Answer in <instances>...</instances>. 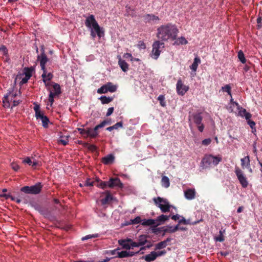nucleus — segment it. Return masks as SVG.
<instances>
[{
	"instance_id": "nucleus-1",
	"label": "nucleus",
	"mask_w": 262,
	"mask_h": 262,
	"mask_svg": "<svg viewBox=\"0 0 262 262\" xmlns=\"http://www.w3.org/2000/svg\"><path fill=\"white\" fill-rule=\"evenodd\" d=\"M157 31V37L162 41L176 39L179 32L177 27L170 23L161 26Z\"/></svg>"
},
{
	"instance_id": "nucleus-2",
	"label": "nucleus",
	"mask_w": 262,
	"mask_h": 262,
	"mask_svg": "<svg viewBox=\"0 0 262 262\" xmlns=\"http://www.w3.org/2000/svg\"><path fill=\"white\" fill-rule=\"evenodd\" d=\"M85 25L90 29L91 36L93 39H95L96 35L99 38L104 36V31L96 20L94 15H90L86 17Z\"/></svg>"
},
{
	"instance_id": "nucleus-3",
	"label": "nucleus",
	"mask_w": 262,
	"mask_h": 262,
	"mask_svg": "<svg viewBox=\"0 0 262 262\" xmlns=\"http://www.w3.org/2000/svg\"><path fill=\"white\" fill-rule=\"evenodd\" d=\"M222 160L220 155L214 156L211 154L204 155L201 162V167L203 169L208 168L211 164L216 166Z\"/></svg>"
},
{
	"instance_id": "nucleus-4",
	"label": "nucleus",
	"mask_w": 262,
	"mask_h": 262,
	"mask_svg": "<svg viewBox=\"0 0 262 262\" xmlns=\"http://www.w3.org/2000/svg\"><path fill=\"white\" fill-rule=\"evenodd\" d=\"M201 112L194 113H189L188 120L189 122L192 121L197 126L198 130L202 132L204 129V125L202 123L203 117Z\"/></svg>"
},
{
	"instance_id": "nucleus-5",
	"label": "nucleus",
	"mask_w": 262,
	"mask_h": 262,
	"mask_svg": "<svg viewBox=\"0 0 262 262\" xmlns=\"http://www.w3.org/2000/svg\"><path fill=\"white\" fill-rule=\"evenodd\" d=\"M50 86L53 87V90L51 89L50 86L46 88L47 90L50 92L48 100L50 102L51 105H52L54 102V98L56 97H58L61 94L62 92L61 87L58 83L52 82H51Z\"/></svg>"
},
{
	"instance_id": "nucleus-6",
	"label": "nucleus",
	"mask_w": 262,
	"mask_h": 262,
	"mask_svg": "<svg viewBox=\"0 0 262 262\" xmlns=\"http://www.w3.org/2000/svg\"><path fill=\"white\" fill-rule=\"evenodd\" d=\"M153 201L155 205L160 209L161 212L163 213L169 212L170 208L173 207L166 199L158 196L157 198H154Z\"/></svg>"
},
{
	"instance_id": "nucleus-7",
	"label": "nucleus",
	"mask_w": 262,
	"mask_h": 262,
	"mask_svg": "<svg viewBox=\"0 0 262 262\" xmlns=\"http://www.w3.org/2000/svg\"><path fill=\"white\" fill-rule=\"evenodd\" d=\"M42 188V185L41 183L39 182L33 186L23 187L21 188L20 191L26 194H38L41 192Z\"/></svg>"
},
{
	"instance_id": "nucleus-8",
	"label": "nucleus",
	"mask_w": 262,
	"mask_h": 262,
	"mask_svg": "<svg viewBox=\"0 0 262 262\" xmlns=\"http://www.w3.org/2000/svg\"><path fill=\"white\" fill-rule=\"evenodd\" d=\"M164 43L160 41H156L152 45V50L151 56L155 59H157L161 53V50L164 48Z\"/></svg>"
},
{
	"instance_id": "nucleus-9",
	"label": "nucleus",
	"mask_w": 262,
	"mask_h": 262,
	"mask_svg": "<svg viewBox=\"0 0 262 262\" xmlns=\"http://www.w3.org/2000/svg\"><path fill=\"white\" fill-rule=\"evenodd\" d=\"M236 176L243 188H246L248 185V182L243 171L238 167L235 168Z\"/></svg>"
},
{
	"instance_id": "nucleus-10",
	"label": "nucleus",
	"mask_w": 262,
	"mask_h": 262,
	"mask_svg": "<svg viewBox=\"0 0 262 262\" xmlns=\"http://www.w3.org/2000/svg\"><path fill=\"white\" fill-rule=\"evenodd\" d=\"M176 89L177 92L179 95L183 96L188 91L189 87L188 86L184 85L181 79H180L177 81Z\"/></svg>"
},
{
	"instance_id": "nucleus-11",
	"label": "nucleus",
	"mask_w": 262,
	"mask_h": 262,
	"mask_svg": "<svg viewBox=\"0 0 262 262\" xmlns=\"http://www.w3.org/2000/svg\"><path fill=\"white\" fill-rule=\"evenodd\" d=\"M43 73L41 75L42 81L46 88L50 86L51 83L48 82V81H50L53 77V75L51 72L48 73L47 69L41 70Z\"/></svg>"
},
{
	"instance_id": "nucleus-12",
	"label": "nucleus",
	"mask_w": 262,
	"mask_h": 262,
	"mask_svg": "<svg viewBox=\"0 0 262 262\" xmlns=\"http://www.w3.org/2000/svg\"><path fill=\"white\" fill-rule=\"evenodd\" d=\"M37 60L39 62V64L41 67V70H45L46 68V64L47 62L49 61V59L48 58L46 54H40L37 55Z\"/></svg>"
},
{
	"instance_id": "nucleus-13",
	"label": "nucleus",
	"mask_w": 262,
	"mask_h": 262,
	"mask_svg": "<svg viewBox=\"0 0 262 262\" xmlns=\"http://www.w3.org/2000/svg\"><path fill=\"white\" fill-rule=\"evenodd\" d=\"M108 182L109 188H112L116 186L121 188L123 187V184L118 178H111Z\"/></svg>"
},
{
	"instance_id": "nucleus-14",
	"label": "nucleus",
	"mask_w": 262,
	"mask_h": 262,
	"mask_svg": "<svg viewBox=\"0 0 262 262\" xmlns=\"http://www.w3.org/2000/svg\"><path fill=\"white\" fill-rule=\"evenodd\" d=\"M102 194H105L106 196L105 198L101 200L102 205H104L105 204H107L113 200V196L111 195L110 191L106 190L103 192Z\"/></svg>"
},
{
	"instance_id": "nucleus-15",
	"label": "nucleus",
	"mask_w": 262,
	"mask_h": 262,
	"mask_svg": "<svg viewBox=\"0 0 262 262\" xmlns=\"http://www.w3.org/2000/svg\"><path fill=\"white\" fill-rule=\"evenodd\" d=\"M157 258L156 252H151L149 254L142 257L141 259H144L147 262H151Z\"/></svg>"
},
{
	"instance_id": "nucleus-16",
	"label": "nucleus",
	"mask_w": 262,
	"mask_h": 262,
	"mask_svg": "<svg viewBox=\"0 0 262 262\" xmlns=\"http://www.w3.org/2000/svg\"><path fill=\"white\" fill-rule=\"evenodd\" d=\"M115 160V157L112 155L110 154L107 155L106 156L103 157L102 159V162L105 165H110L112 164Z\"/></svg>"
},
{
	"instance_id": "nucleus-17",
	"label": "nucleus",
	"mask_w": 262,
	"mask_h": 262,
	"mask_svg": "<svg viewBox=\"0 0 262 262\" xmlns=\"http://www.w3.org/2000/svg\"><path fill=\"white\" fill-rule=\"evenodd\" d=\"M184 195L187 200L194 199L195 196V191L194 189H188L184 192Z\"/></svg>"
},
{
	"instance_id": "nucleus-18",
	"label": "nucleus",
	"mask_w": 262,
	"mask_h": 262,
	"mask_svg": "<svg viewBox=\"0 0 262 262\" xmlns=\"http://www.w3.org/2000/svg\"><path fill=\"white\" fill-rule=\"evenodd\" d=\"M37 119H40L42 122V125L45 128H47L48 127V124L49 123V119L46 116H45L42 113L39 116H37Z\"/></svg>"
},
{
	"instance_id": "nucleus-19",
	"label": "nucleus",
	"mask_w": 262,
	"mask_h": 262,
	"mask_svg": "<svg viewBox=\"0 0 262 262\" xmlns=\"http://www.w3.org/2000/svg\"><path fill=\"white\" fill-rule=\"evenodd\" d=\"M171 238L168 237L166 239L158 243L156 245L155 250H159L165 248L167 245V243L171 241Z\"/></svg>"
},
{
	"instance_id": "nucleus-20",
	"label": "nucleus",
	"mask_w": 262,
	"mask_h": 262,
	"mask_svg": "<svg viewBox=\"0 0 262 262\" xmlns=\"http://www.w3.org/2000/svg\"><path fill=\"white\" fill-rule=\"evenodd\" d=\"M118 244L121 246L123 248L129 250L130 249V243L127 239H120L118 241Z\"/></svg>"
},
{
	"instance_id": "nucleus-21",
	"label": "nucleus",
	"mask_w": 262,
	"mask_h": 262,
	"mask_svg": "<svg viewBox=\"0 0 262 262\" xmlns=\"http://www.w3.org/2000/svg\"><path fill=\"white\" fill-rule=\"evenodd\" d=\"M35 208L37 210L40 214L43 215H47L49 214V211L47 208L43 207L40 205H36L35 206Z\"/></svg>"
},
{
	"instance_id": "nucleus-22",
	"label": "nucleus",
	"mask_w": 262,
	"mask_h": 262,
	"mask_svg": "<svg viewBox=\"0 0 262 262\" xmlns=\"http://www.w3.org/2000/svg\"><path fill=\"white\" fill-rule=\"evenodd\" d=\"M179 229V225H177L176 226H174V227H172V226H169L168 227H167L166 228H164L163 231V235H164V234L165 233H174L175 232H176L177 230H178Z\"/></svg>"
},
{
	"instance_id": "nucleus-23",
	"label": "nucleus",
	"mask_w": 262,
	"mask_h": 262,
	"mask_svg": "<svg viewBox=\"0 0 262 262\" xmlns=\"http://www.w3.org/2000/svg\"><path fill=\"white\" fill-rule=\"evenodd\" d=\"M144 17L146 21L148 23L151 22V21H156L159 20L158 16L152 14H146Z\"/></svg>"
},
{
	"instance_id": "nucleus-24",
	"label": "nucleus",
	"mask_w": 262,
	"mask_h": 262,
	"mask_svg": "<svg viewBox=\"0 0 262 262\" xmlns=\"http://www.w3.org/2000/svg\"><path fill=\"white\" fill-rule=\"evenodd\" d=\"M97 184L96 186L99 188L102 189H106L107 187H108V181H102L100 179L96 180Z\"/></svg>"
},
{
	"instance_id": "nucleus-25",
	"label": "nucleus",
	"mask_w": 262,
	"mask_h": 262,
	"mask_svg": "<svg viewBox=\"0 0 262 262\" xmlns=\"http://www.w3.org/2000/svg\"><path fill=\"white\" fill-rule=\"evenodd\" d=\"M17 94L16 92H13V90H9V92L4 96L6 99L9 100L11 102L13 100L14 98L16 96Z\"/></svg>"
},
{
	"instance_id": "nucleus-26",
	"label": "nucleus",
	"mask_w": 262,
	"mask_h": 262,
	"mask_svg": "<svg viewBox=\"0 0 262 262\" xmlns=\"http://www.w3.org/2000/svg\"><path fill=\"white\" fill-rule=\"evenodd\" d=\"M241 166L243 169L246 168L247 166H249L250 164V160L249 156L245 157L244 158L241 159Z\"/></svg>"
},
{
	"instance_id": "nucleus-27",
	"label": "nucleus",
	"mask_w": 262,
	"mask_h": 262,
	"mask_svg": "<svg viewBox=\"0 0 262 262\" xmlns=\"http://www.w3.org/2000/svg\"><path fill=\"white\" fill-rule=\"evenodd\" d=\"M118 63L123 72H126L128 70V64L125 60H122L121 58H120L118 61Z\"/></svg>"
},
{
	"instance_id": "nucleus-28",
	"label": "nucleus",
	"mask_w": 262,
	"mask_h": 262,
	"mask_svg": "<svg viewBox=\"0 0 262 262\" xmlns=\"http://www.w3.org/2000/svg\"><path fill=\"white\" fill-rule=\"evenodd\" d=\"M238 115L242 117H245L246 119H250L251 117V114L247 112L246 109L243 108L239 111Z\"/></svg>"
},
{
	"instance_id": "nucleus-29",
	"label": "nucleus",
	"mask_w": 262,
	"mask_h": 262,
	"mask_svg": "<svg viewBox=\"0 0 262 262\" xmlns=\"http://www.w3.org/2000/svg\"><path fill=\"white\" fill-rule=\"evenodd\" d=\"M34 71V68L32 67L30 68L26 67L23 70L24 74L26 77L30 78L32 75V72Z\"/></svg>"
},
{
	"instance_id": "nucleus-30",
	"label": "nucleus",
	"mask_w": 262,
	"mask_h": 262,
	"mask_svg": "<svg viewBox=\"0 0 262 262\" xmlns=\"http://www.w3.org/2000/svg\"><path fill=\"white\" fill-rule=\"evenodd\" d=\"M156 224V220L154 219H144L142 221V225L143 226H153Z\"/></svg>"
},
{
	"instance_id": "nucleus-31",
	"label": "nucleus",
	"mask_w": 262,
	"mask_h": 262,
	"mask_svg": "<svg viewBox=\"0 0 262 262\" xmlns=\"http://www.w3.org/2000/svg\"><path fill=\"white\" fill-rule=\"evenodd\" d=\"M201 62V60L199 57H195L194 59L193 62L190 66V69L193 71H196L198 68L199 63Z\"/></svg>"
},
{
	"instance_id": "nucleus-32",
	"label": "nucleus",
	"mask_w": 262,
	"mask_h": 262,
	"mask_svg": "<svg viewBox=\"0 0 262 262\" xmlns=\"http://www.w3.org/2000/svg\"><path fill=\"white\" fill-rule=\"evenodd\" d=\"M107 92L111 93L115 92L117 90V86L112 82H107L105 84Z\"/></svg>"
},
{
	"instance_id": "nucleus-33",
	"label": "nucleus",
	"mask_w": 262,
	"mask_h": 262,
	"mask_svg": "<svg viewBox=\"0 0 262 262\" xmlns=\"http://www.w3.org/2000/svg\"><path fill=\"white\" fill-rule=\"evenodd\" d=\"M99 99L100 100L101 103L103 104H108L110 102H111V101H112L113 100V98L110 97H106L105 96H102L99 98Z\"/></svg>"
},
{
	"instance_id": "nucleus-34",
	"label": "nucleus",
	"mask_w": 262,
	"mask_h": 262,
	"mask_svg": "<svg viewBox=\"0 0 262 262\" xmlns=\"http://www.w3.org/2000/svg\"><path fill=\"white\" fill-rule=\"evenodd\" d=\"M170 215H166L164 214H161L157 217L156 221H157L160 223H164L165 221H167L170 218Z\"/></svg>"
},
{
	"instance_id": "nucleus-35",
	"label": "nucleus",
	"mask_w": 262,
	"mask_h": 262,
	"mask_svg": "<svg viewBox=\"0 0 262 262\" xmlns=\"http://www.w3.org/2000/svg\"><path fill=\"white\" fill-rule=\"evenodd\" d=\"M162 185L165 188H168L170 185L169 178L167 176H163L161 180Z\"/></svg>"
},
{
	"instance_id": "nucleus-36",
	"label": "nucleus",
	"mask_w": 262,
	"mask_h": 262,
	"mask_svg": "<svg viewBox=\"0 0 262 262\" xmlns=\"http://www.w3.org/2000/svg\"><path fill=\"white\" fill-rule=\"evenodd\" d=\"M188 43L187 40L184 37H181L178 38L174 42V45H186Z\"/></svg>"
},
{
	"instance_id": "nucleus-37",
	"label": "nucleus",
	"mask_w": 262,
	"mask_h": 262,
	"mask_svg": "<svg viewBox=\"0 0 262 262\" xmlns=\"http://www.w3.org/2000/svg\"><path fill=\"white\" fill-rule=\"evenodd\" d=\"M87 137H90L92 138H95L98 135V133H96L93 128H88Z\"/></svg>"
},
{
	"instance_id": "nucleus-38",
	"label": "nucleus",
	"mask_w": 262,
	"mask_h": 262,
	"mask_svg": "<svg viewBox=\"0 0 262 262\" xmlns=\"http://www.w3.org/2000/svg\"><path fill=\"white\" fill-rule=\"evenodd\" d=\"M146 238L147 236L145 235H141L139 236L138 242L139 243L141 246L144 245L145 243L147 242Z\"/></svg>"
},
{
	"instance_id": "nucleus-39",
	"label": "nucleus",
	"mask_w": 262,
	"mask_h": 262,
	"mask_svg": "<svg viewBox=\"0 0 262 262\" xmlns=\"http://www.w3.org/2000/svg\"><path fill=\"white\" fill-rule=\"evenodd\" d=\"M225 232V230L224 231H222V230H220V232H219V235L217 236H216L214 238H215V240L216 241H217V242H223V241H224L225 240V238H224V235H223V233L224 232Z\"/></svg>"
},
{
	"instance_id": "nucleus-40",
	"label": "nucleus",
	"mask_w": 262,
	"mask_h": 262,
	"mask_svg": "<svg viewBox=\"0 0 262 262\" xmlns=\"http://www.w3.org/2000/svg\"><path fill=\"white\" fill-rule=\"evenodd\" d=\"M238 58L239 61L243 63H245L246 62V59L245 57L244 54L242 50H240L238 52Z\"/></svg>"
},
{
	"instance_id": "nucleus-41",
	"label": "nucleus",
	"mask_w": 262,
	"mask_h": 262,
	"mask_svg": "<svg viewBox=\"0 0 262 262\" xmlns=\"http://www.w3.org/2000/svg\"><path fill=\"white\" fill-rule=\"evenodd\" d=\"M223 92H227L231 97V88L229 84H226L222 88Z\"/></svg>"
},
{
	"instance_id": "nucleus-42",
	"label": "nucleus",
	"mask_w": 262,
	"mask_h": 262,
	"mask_svg": "<svg viewBox=\"0 0 262 262\" xmlns=\"http://www.w3.org/2000/svg\"><path fill=\"white\" fill-rule=\"evenodd\" d=\"M1 52L3 53L4 56L9 58L8 50L5 45L1 46Z\"/></svg>"
},
{
	"instance_id": "nucleus-43",
	"label": "nucleus",
	"mask_w": 262,
	"mask_h": 262,
	"mask_svg": "<svg viewBox=\"0 0 262 262\" xmlns=\"http://www.w3.org/2000/svg\"><path fill=\"white\" fill-rule=\"evenodd\" d=\"M158 100L159 101L160 105L164 107L166 106V102L165 101V97L164 95H161L158 97Z\"/></svg>"
},
{
	"instance_id": "nucleus-44",
	"label": "nucleus",
	"mask_w": 262,
	"mask_h": 262,
	"mask_svg": "<svg viewBox=\"0 0 262 262\" xmlns=\"http://www.w3.org/2000/svg\"><path fill=\"white\" fill-rule=\"evenodd\" d=\"M33 109H34V110L35 111V116H36V117L37 116H39V115L42 114V113L40 112V111L39 110L40 109V106H39V105L38 104L35 103V105H34V106L33 107Z\"/></svg>"
},
{
	"instance_id": "nucleus-45",
	"label": "nucleus",
	"mask_w": 262,
	"mask_h": 262,
	"mask_svg": "<svg viewBox=\"0 0 262 262\" xmlns=\"http://www.w3.org/2000/svg\"><path fill=\"white\" fill-rule=\"evenodd\" d=\"M107 92V90L105 84L102 85L97 90V93L98 94H105Z\"/></svg>"
},
{
	"instance_id": "nucleus-46",
	"label": "nucleus",
	"mask_w": 262,
	"mask_h": 262,
	"mask_svg": "<svg viewBox=\"0 0 262 262\" xmlns=\"http://www.w3.org/2000/svg\"><path fill=\"white\" fill-rule=\"evenodd\" d=\"M118 253V257L119 258H124V257H128V251H122L121 252H119Z\"/></svg>"
},
{
	"instance_id": "nucleus-47",
	"label": "nucleus",
	"mask_w": 262,
	"mask_h": 262,
	"mask_svg": "<svg viewBox=\"0 0 262 262\" xmlns=\"http://www.w3.org/2000/svg\"><path fill=\"white\" fill-rule=\"evenodd\" d=\"M78 129V130L79 131V133L84 137V138H87V130H88V128H86V129H84V128H77Z\"/></svg>"
},
{
	"instance_id": "nucleus-48",
	"label": "nucleus",
	"mask_w": 262,
	"mask_h": 262,
	"mask_svg": "<svg viewBox=\"0 0 262 262\" xmlns=\"http://www.w3.org/2000/svg\"><path fill=\"white\" fill-rule=\"evenodd\" d=\"M160 224H155L151 227L152 232L154 233H158L160 232L161 231V228H157V226L159 225Z\"/></svg>"
},
{
	"instance_id": "nucleus-49",
	"label": "nucleus",
	"mask_w": 262,
	"mask_h": 262,
	"mask_svg": "<svg viewBox=\"0 0 262 262\" xmlns=\"http://www.w3.org/2000/svg\"><path fill=\"white\" fill-rule=\"evenodd\" d=\"M85 146L87 147L89 150L93 151H95L97 149V147L93 144H90L89 143H85Z\"/></svg>"
},
{
	"instance_id": "nucleus-50",
	"label": "nucleus",
	"mask_w": 262,
	"mask_h": 262,
	"mask_svg": "<svg viewBox=\"0 0 262 262\" xmlns=\"http://www.w3.org/2000/svg\"><path fill=\"white\" fill-rule=\"evenodd\" d=\"M3 102L4 104V106L6 108H9L10 107V102L11 101L7 99H6L5 97H4L3 99Z\"/></svg>"
},
{
	"instance_id": "nucleus-51",
	"label": "nucleus",
	"mask_w": 262,
	"mask_h": 262,
	"mask_svg": "<svg viewBox=\"0 0 262 262\" xmlns=\"http://www.w3.org/2000/svg\"><path fill=\"white\" fill-rule=\"evenodd\" d=\"M133 224H137L140 223H142V220H141L140 216H137L134 219L131 220Z\"/></svg>"
},
{
	"instance_id": "nucleus-52",
	"label": "nucleus",
	"mask_w": 262,
	"mask_h": 262,
	"mask_svg": "<svg viewBox=\"0 0 262 262\" xmlns=\"http://www.w3.org/2000/svg\"><path fill=\"white\" fill-rule=\"evenodd\" d=\"M128 241L130 243V248L131 247H138L141 246L139 242H134L131 239L128 238Z\"/></svg>"
},
{
	"instance_id": "nucleus-53",
	"label": "nucleus",
	"mask_w": 262,
	"mask_h": 262,
	"mask_svg": "<svg viewBox=\"0 0 262 262\" xmlns=\"http://www.w3.org/2000/svg\"><path fill=\"white\" fill-rule=\"evenodd\" d=\"M202 221H203V220L201 219L200 220L196 221H194V222L191 223L190 222V219H188V220H186V222L185 225H196L198 223H200L201 222H202Z\"/></svg>"
},
{
	"instance_id": "nucleus-54",
	"label": "nucleus",
	"mask_w": 262,
	"mask_h": 262,
	"mask_svg": "<svg viewBox=\"0 0 262 262\" xmlns=\"http://www.w3.org/2000/svg\"><path fill=\"white\" fill-rule=\"evenodd\" d=\"M123 127V123L122 121L118 122L113 125L114 129H118L119 127L122 128Z\"/></svg>"
},
{
	"instance_id": "nucleus-55",
	"label": "nucleus",
	"mask_w": 262,
	"mask_h": 262,
	"mask_svg": "<svg viewBox=\"0 0 262 262\" xmlns=\"http://www.w3.org/2000/svg\"><path fill=\"white\" fill-rule=\"evenodd\" d=\"M256 21L257 23V29H260L262 27V18L261 16H258L257 18Z\"/></svg>"
},
{
	"instance_id": "nucleus-56",
	"label": "nucleus",
	"mask_w": 262,
	"mask_h": 262,
	"mask_svg": "<svg viewBox=\"0 0 262 262\" xmlns=\"http://www.w3.org/2000/svg\"><path fill=\"white\" fill-rule=\"evenodd\" d=\"M0 197H4L6 199L11 198V199L14 201H15L16 198L12 196L9 194H0Z\"/></svg>"
},
{
	"instance_id": "nucleus-57",
	"label": "nucleus",
	"mask_w": 262,
	"mask_h": 262,
	"mask_svg": "<svg viewBox=\"0 0 262 262\" xmlns=\"http://www.w3.org/2000/svg\"><path fill=\"white\" fill-rule=\"evenodd\" d=\"M84 185L86 186H92L94 185H96V184H95L94 181H92L90 179H89L86 180Z\"/></svg>"
},
{
	"instance_id": "nucleus-58",
	"label": "nucleus",
	"mask_w": 262,
	"mask_h": 262,
	"mask_svg": "<svg viewBox=\"0 0 262 262\" xmlns=\"http://www.w3.org/2000/svg\"><path fill=\"white\" fill-rule=\"evenodd\" d=\"M31 165L32 166V167L33 168H36V167H37V166H41V163H40V162H39L38 161H37L36 160H34L33 161H32V165Z\"/></svg>"
},
{
	"instance_id": "nucleus-59",
	"label": "nucleus",
	"mask_w": 262,
	"mask_h": 262,
	"mask_svg": "<svg viewBox=\"0 0 262 262\" xmlns=\"http://www.w3.org/2000/svg\"><path fill=\"white\" fill-rule=\"evenodd\" d=\"M98 237V234L88 235L84 237H83L81 238V239H82V241H84V240H86V239L93 238V237Z\"/></svg>"
},
{
	"instance_id": "nucleus-60",
	"label": "nucleus",
	"mask_w": 262,
	"mask_h": 262,
	"mask_svg": "<svg viewBox=\"0 0 262 262\" xmlns=\"http://www.w3.org/2000/svg\"><path fill=\"white\" fill-rule=\"evenodd\" d=\"M23 163L28 164L29 165H32V161L30 157H26L23 160Z\"/></svg>"
},
{
	"instance_id": "nucleus-61",
	"label": "nucleus",
	"mask_w": 262,
	"mask_h": 262,
	"mask_svg": "<svg viewBox=\"0 0 262 262\" xmlns=\"http://www.w3.org/2000/svg\"><path fill=\"white\" fill-rule=\"evenodd\" d=\"M58 142L63 145H66L68 143V139L67 137H66L63 139H60Z\"/></svg>"
},
{
	"instance_id": "nucleus-62",
	"label": "nucleus",
	"mask_w": 262,
	"mask_h": 262,
	"mask_svg": "<svg viewBox=\"0 0 262 262\" xmlns=\"http://www.w3.org/2000/svg\"><path fill=\"white\" fill-rule=\"evenodd\" d=\"M211 140L210 138H207L202 141V144L204 145H208L210 144Z\"/></svg>"
},
{
	"instance_id": "nucleus-63",
	"label": "nucleus",
	"mask_w": 262,
	"mask_h": 262,
	"mask_svg": "<svg viewBox=\"0 0 262 262\" xmlns=\"http://www.w3.org/2000/svg\"><path fill=\"white\" fill-rule=\"evenodd\" d=\"M246 120L247 121V123L251 128H253L254 127L255 123L253 121L251 120L250 119H246Z\"/></svg>"
},
{
	"instance_id": "nucleus-64",
	"label": "nucleus",
	"mask_w": 262,
	"mask_h": 262,
	"mask_svg": "<svg viewBox=\"0 0 262 262\" xmlns=\"http://www.w3.org/2000/svg\"><path fill=\"white\" fill-rule=\"evenodd\" d=\"M114 110V109L113 107L108 108L107 110V112L106 113V116L107 117H108V116L111 115L112 114V113H113Z\"/></svg>"
}]
</instances>
